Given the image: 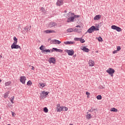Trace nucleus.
<instances>
[{"label": "nucleus", "instance_id": "obj_49", "mask_svg": "<svg viewBox=\"0 0 125 125\" xmlns=\"http://www.w3.org/2000/svg\"><path fill=\"white\" fill-rule=\"evenodd\" d=\"M0 83H1V80L0 79Z\"/></svg>", "mask_w": 125, "mask_h": 125}, {"label": "nucleus", "instance_id": "obj_12", "mask_svg": "<svg viewBox=\"0 0 125 125\" xmlns=\"http://www.w3.org/2000/svg\"><path fill=\"white\" fill-rule=\"evenodd\" d=\"M85 118L86 120H90L92 118V116L91 114L88 113V112L87 113V115L85 116Z\"/></svg>", "mask_w": 125, "mask_h": 125}, {"label": "nucleus", "instance_id": "obj_16", "mask_svg": "<svg viewBox=\"0 0 125 125\" xmlns=\"http://www.w3.org/2000/svg\"><path fill=\"white\" fill-rule=\"evenodd\" d=\"M81 49L83 50V51H85V52H88V51H89V49L86 48L85 46L83 47Z\"/></svg>", "mask_w": 125, "mask_h": 125}, {"label": "nucleus", "instance_id": "obj_37", "mask_svg": "<svg viewBox=\"0 0 125 125\" xmlns=\"http://www.w3.org/2000/svg\"><path fill=\"white\" fill-rule=\"evenodd\" d=\"M23 32H28V28L24 27L23 29Z\"/></svg>", "mask_w": 125, "mask_h": 125}, {"label": "nucleus", "instance_id": "obj_46", "mask_svg": "<svg viewBox=\"0 0 125 125\" xmlns=\"http://www.w3.org/2000/svg\"><path fill=\"white\" fill-rule=\"evenodd\" d=\"M31 70H35V67L34 66H32V68H31Z\"/></svg>", "mask_w": 125, "mask_h": 125}, {"label": "nucleus", "instance_id": "obj_26", "mask_svg": "<svg viewBox=\"0 0 125 125\" xmlns=\"http://www.w3.org/2000/svg\"><path fill=\"white\" fill-rule=\"evenodd\" d=\"M8 94H9V92H7L4 94V98H6L8 96Z\"/></svg>", "mask_w": 125, "mask_h": 125}, {"label": "nucleus", "instance_id": "obj_29", "mask_svg": "<svg viewBox=\"0 0 125 125\" xmlns=\"http://www.w3.org/2000/svg\"><path fill=\"white\" fill-rule=\"evenodd\" d=\"M53 51H56V52H58V49L56 48H53L51 52H53Z\"/></svg>", "mask_w": 125, "mask_h": 125}, {"label": "nucleus", "instance_id": "obj_36", "mask_svg": "<svg viewBox=\"0 0 125 125\" xmlns=\"http://www.w3.org/2000/svg\"><path fill=\"white\" fill-rule=\"evenodd\" d=\"M121 50V46H118L117 47V51H120Z\"/></svg>", "mask_w": 125, "mask_h": 125}, {"label": "nucleus", "instance_id": "obj_41", "mask_svg": "<svg viewBox=\"0 0 125 125\" xmlns=\"http://www.w3.org/2000/svg\"><path fill=\"white\" fill-rule=\"evenodd\" d=\"M58 52L62 53V52H63V50L58 49Z\"/></svg>", "mask_w": 125, "mask_h": 125}, {"label": "nucleus", "instance_id": "obj_11", "mask_svg": "<svg viewBox=\"0 0 125 125\" xmlns=\"http://www.w3.org/2000/svg\"><path fill=\"white\" fill-rule=\"evenodd\" d=\"M57 112H61L62 111V106H61L59 104H57Z\"/></svg>", "mask_w": 125, "mask_h": 125}, {"label": "nucleus", "instance_id": "obj_10", "mask_svg": "<svg viewBox=\"0 0 125 125\" xmlns=\"http://www.w3.org/2000/svg\"><path fill=\"white\" fill-rule=\"evenodd\" d=\"M88 63L90 67H93V66L95 65V62H94V61H92V60H89Z\"/></svg>", "mask_w": 125, "mask_h": 125}, {"label": "nucleus", "instance_id": "obj_5", "mask_svg": "<svg viewBox=\"0 0 125 125\" xmlns=\"http://www.w3.org/2000/svg\"><path fill=\"white\" fill-rule=\"evenodd\" d=\"M111 29L113 30H116L117 32H122V28H121L119 26H117L116 25H112L111 26Z\"/></svg>", "mask_w": 125, "mask_h": 125}, {"label": "nucleus", "instance_id": "obj_20", "mask_svg": "<svg viewBox=\"0 0 125 125\" xmlns=\"http://www.w3.org/2000/svg\"><path fill=\"white\" fill-rule=\"evenodd\" d=\"M64 44H73V43H75V42L70 41V42H64Z\"/></svg>", "mask_w": 125, "mask_h": 125}, {"label": "nucleus", "instance_id": "obj_42", "mask_svg": "<svg viewBox=\"0 0 125 125\" xmlns=\"http://www.w3.org/2000/svg\"><path fill=\"white\" fill-rule=\"evenodd\" d=\"M117 53H118V51L117 50H114V51H113V54H115Z\"/></svg>", "mask_w": 125, "mask_h": 125}, {"label": "nucleus", "instance_id": "obj_13", "mask_svg": "<svg viewBox=\"0 0 125 125\" xmlns=\"http://www.w3.org/2000/svg\"><path fill=\"white\" fill-rule=\"evenodd\" d=\"M56 25H57L56 22H51L49 24V27H50V28H52V27H54V26H56Z\"/></svg>", "mask_w": 125, "mask_h": 125}, {"label": "nucleus", "instance_id": "obj_28", "mask_svg": "<svg viewBox=\"0 0 125 125\" xmlns=\"http://www.w3.org/2000/svg\"><path fill=\"white\" fill-rule=\"evenodd\" d=\"M43 112H44V113H48V109L47 108V107H44Z\"/></svg>", "mask_w": 125, "mask_h": 125}, {"label": "nucleus", "instance_id": "obj_2", "mask_svg": "<svg viewBox=\"0 0 125 125\" xmlns=\"http://www.w3.org/2000/svg\"><path fill=\"white\" fill-rule=\"evenodd\" d=\"M94 31H99V26H92L90 28L88 29L87 33L91 34V33L94 32Z\"/></svg>", "mask_w": 125, "mask_h": 125}, {"label": "nucleus", "instance_id": "obj_17", "mask_svg": "<svg viewBox=\"0 0 125 125\" xmlns=\"http://www.w3.org/2000/svg\"><path fill=\"white\" fill-rule=\"evenodd\" d=\"M66 32L67 33H72V32H74V30L72 28H70L67 29Z\"/></svg>", "mask_w": 125, "mask_h": 125}, {"label": "nucleus", "instance_id": "obj_21", "mask_svg": "<svg viewBox=\"0 0 125 125\" xmlns=\"http://www.w3.org/2000/svg\"><path fill=\"white\" fill-rule=\"evenodd\" d=\"M49 93V92H45V91H43L42 92V95H44V96H46V95H48V94Z\"/></svg>", "mask_w": 125, "mask_h": 125}, {"label": "nucleus", "instance_id": "obj_25", "mask_svg": "<svg viewBox=\"0 0 125 125\" xmlns=\"http://www.w3.org/2000/svg\"><path fill=\"white\" fill-rule=\"evenodd\" d=\"M13 40L14 41L13 43H17L18 40L16 38V37H14Z\"/></svg>", "mask_w": 125, "mask_h": 125}, {"label": "nucleus", "instance_id": "obj_33", "mask_svg": "<svg viewBox=\"0 0 125 125\" xmlns=\"http://www.w3.org/2000/svg\"><path fill=\"white\" fill-rule=\"evenodd\" d=\"M31 84H32V81H29L27 83V85H31Z\"/></svg>", "mask_w": 125, "mask_h": 125}, {"label": "nucleus", "instance_id": "obj_18", "mask_svg": "<svg viewBox=\"0 0 125 125\" xmlns=\"http://www.w3.org/2000/svg\"><path fill=\"white\" fill-rule=\"evenodd\" d=\"M52 42H53L54 43H58V44H60V43L61 42L60 41L57 40H54L52 41Z\"/></svg>", "mask_w": 125, "mask_h": 125}, {"label": "nucleus", "instance_id": "obj_48", "mask_svg": "<svg viewBox=\"0 0 125 125\" xmlns=\"http://www.w3.org/2000/svg\"><path fill=\"white\" fill-rule=\"evenodd\" d=\"M89 112H91V109H90V110H89Z\"/></svg>", "mask_w": 125, "mask_h": 125}, {"label": "nucleus", "instance_id": "obj_31", "mask_svg": "<svg viewBox=\"0 0 125 125\" xmlns=\"http://www.w3.org/2000/svg\"><path fill=\"white\" fill-rule=\"evenodd\" d=\"M68 108L66 106H62V111H68Z\"/></svg>", "mask_w": 125, "mask_h": 125}, {"label": "nucleus", "instance_id": "obj_24", "mask_svg": "<svg viewBox=\"0 0 125 125\" xmlns=\"http://www.w3.org/2000/svg\"><path fill=\"white\" fill-rule=\"evenodd\" d=\"M39 84H40V86H41L42 87V88L43 87H44V86H45V85H46V84L44 83H40Z\"/></svg>", "mask_w": 125, "mask_h": 125}, {"label": "nucleus", "instance_id": "obj_39", "mask_svg": "<svg viewBox=\"0 0 125 125\" xmlns=\"http://www.w3.org/2000/svg\"><path fill=\"white\" fill-rule=\"evenodd\" d=\"M86 94L87 96V98H88V96L90 95V93L88 92H86Z\"/></svg>", "mask_w": 125, "mask_h": 125}, {"label": "nucleus", "instance_id": "obj_7", "mask_svg": "<svg viewBox=\"0 0 125 125\" xmlns=\"http://www.w3.org/2000/svg\"><path fill=\"white\" fill-rule=\"evenodd\" d=\"M64 4V0H57L56 3L57 6H61L62 4Z\"/></svg>", "mask_w": 125, "mask_h": 125}, {"label": "nucleus", "instance_id": "obj_44", "mask_svg": "<svg viewBox=\"0 0 125 125\" xmlns=\"http://www.w3.org/2000/svg\"><path fill=\"white\" fill-rule=\"evenodd\" d=\"M14 99V98L11 99L10 101H11V103H14V102H13Z\"/></svg>", "mask_w": 125, "mask_h": 125}, {"label": "nucleus", "instance_id": "obj_1", "mask_svg": "<svg viewBox=\"0 0 125 125\" xmlns=\"http://www.w3.org/2000/svg\"><path fill=\"white\" fill-rule=\"evenodd\" d=\"M65 16L68 18L67 20V22L68 23L70 22H74V19H76V18H79V17H80V15H75V14L73 13H69L65 15Z\"/></svg>", "mask_w": 125, "mask_h": 125}, {"label": "nucleus", "instance_id": "obj_30", "mask_svg": "<svg viewBox=\"0 0 125 125\" xmlns=\"http://www.w3.org/2000/svg\"><path fill=\"white\" fill-rule=\"evenodd\" d=\"M40 49L42 51V52H43V50H44V46L42 45L40 47Z\"/></svg>", "mask_w": 125, "mask_h": 125}, {"label": "nucleus", "instance_id": "obj_22", "mask_svg": "<svg viewBox=\"0 0 125 125\" xmlns=\"http://www.w3.org/2000/svg\"><path fill=\"white\" fill-rule=\"evenodd\" d=\"M74 32H77V33H81L82 32V29L79 28L74 29Z\"/></svg>", "mask_w": 125, "mask_h": 125}, {"label": "nucleus", "instance_id": "obj_45", "mask_svg": "<svg viewBox=\"0 0 125 125\" xmlns=\"http://www.w3.org/2000/svg\"><path fill=\"white\" fill-rule=\"evenodd\" d=\"M81 25H77L76 26V28H81Z\"/></svg>", "mask_w": 125, "mask_h": 125}, {"label": "nucleus", "instance_id": "obj_35", "mask_svg": "<svg viewBox=\"0 0 125 125\" xmlns=\"http://www.w3.org/2000/svg\"><path fill=\"white\" fill-rule=\"evenodd\" d=\"M43 52H50V50L49 49H45L43 50Z\"/></svg>", "mask_w": 125, "mask_h": 125}, {"label": "nucleus", "instance_id": "obj_34", "mask_svg": "<svg viewBox=\"0 0 125 125\" xmlns=\"http://www.w3.org/2000/svg\"><path fill=\"white\" fill-rule=\"evenodd\" d=\"M80 42H82V43H83L85 41H84V39H82V38H80Z\"/></svg>", "mask_w": 125, "mask_h": 125}, {"label": "nucleus", "instance_id": "obj_6", "mask_svg": "<svg viewBox=\"0 0 125 125\" xmlns=\"http://www.w3.org/2000/svg\"><path fill=\"white\" fill-rule=\"evenodd\" d=\"M65 51L68 54L69 56H73L74 55V53H75V52L73 49L71 50H65Z\"/></svg>", "mask_w": 125, "mask_h": 125}, {"label": "nucleus", "instance_id": "obj_50", "mask_svg": "<svg viewBox=\"0 0 125 125\" xmlns=\"http://www.w3.org/2000/svg\"><path fill=\"white\" fill-rule=\"evenodd\" d=\"M1 119V118H0V120Z\"/></svg>", "mask_w": 125, "mask_h": 125}, {"label": "nucleus", "instance_id": "obj_8", "mask_svg": "<svg viewBox=\"0 0 125 125\" xmlns=\"http://www.w3.org/2000/svg\"><path fill=\"white\" fill-rule=\"evenodd\" d=\"M20 81L21 83L24 84L25 82H26V77L25 76H21L20 79Z\"/></svg>", "mask_w": 125, "mask_h": 125}, {"label": "nucleus", "instance_id": "obj_32", "mask_svg": "<svg viewBox=\"0 0 125 125\" xmlns=\"http://www.w3.org/2000/svg\"><path fill=\"white\" fill-rule=\"evenodd\" d=\"M98 40L99 42H103V40L102 39V38H101V37H99L98 39Z\"/></svg>", "mask_w": 125, "mask_h": 125}, {"label": "nucleus", "instance_id": "obj_3", "mask_svg": "<svg viewBox=\"0 0 125 125\" xmlns=\"http://www.w3.org/2000/svg\"><path fill=\"white\" fill-rule=\"evenodd\" d=\"M106 73L109 74L111 76V77H113L114 73H115V69L109 68L107 70H106Z\"/></svg>", "mask_w": 125, "mask_h": 125}, {"label": "nucleus", "instance_id": "obj_40", "mask_svg": "<svg viewBox=\"0 0 125 125\" xmlns=\"http://www.w3.org/2000/svg\"><path fill=\"white\" fill-rule=\"evenodd\" d=\"M41 11H42V12H45V9H44V8L42 7L41 8Z\"/></svg>", "mask_w": 125, "mask_h": 125}, {"label": "nucleus", "instance_id": "obj_19", "mask_svg": "<svg viewBox=\"0 0 125 125\" xmlns=\"http://www.w3.org/2000/svg\"><path fill=\"white\" fill-rule=\"evenodd\" d=\"M110 112H118V109L115 107H112L110 108Z\"/></svg>", "mask_w": 125, "mask_h": 125}, {"label": "nucleus", "instance_id": "obj_15", "mask_svg": "<svg viewBox=\"0 0 125 125\" xmlns=\"http://www.w3.org/2000/svg\"><path fill=\"white\" fill-rule=\"evenodd\" d=\"M44 33L46 34H50V33H56V32L54 30H47L44 31Z\"/></svg>", "mask_w": 125, "mask_h": 125}, {"label": "nucleus", "instance_id": "obj_4", "mask_svg": "<svg viewBox=\"0 0 125 125\" xmlns=\"http://www.w3.org/2000/svg\"><path fill=\"white\" fill-rule=\"evenodd\" d=\"M12 49H21V47L19 45H17V43H13L11 46Z\"/></svg>", "mask_w": 125, "mask_h": 125}, {"label": "nucleus", "instance_id": "obj_43", "mask_svg": "<svg viewBox=\"0 0 125 125\" xmlns=\"http://www.w3.org/2000/svg\"><path fill=\"white\" fill-rule=\"evenodd\" d=\"M12 115L13 117H15V113L12 111Z\"/></svg>", "mask_w": 125, "mask_h": 125}, {"label": "nucleus", "instance_id": "obj_9", "mask_svg": "<svg viewBox=\"0 0 125 125\" xmlns=\"http://www.w3.org/2000/svg\"><path fill=\"white\" fill-rule=\"evenodd\" d=\"M49 63H52L53 64H55L56 62V60L54 58H50L49 59Z\"/></svg>", "mask_w": 125, "mask_h": 125}, {"label": "nucleus", "instance_id": "obj_51", "mask_svg": "<svg viewBox=\"0 0 125 125\" xmlns=\"http://www.w3.org/2000/svg\"><path fill=\"white\" fill-rule=\"evenodd\" d=\"M65 12H67V11H65Z\"/></svg>", "mask_w": 125, "mask_h": 125}, {"label": "nucleus", "instance_id": "obj_47", "mask_svg": "<svg viewBox=\"0 0 125 125\" xmlns=\"http://www.w3.org/2000/svg\"><path fill=\"white\" fill-rule=\"evenodd\" d=\"M1 58H2V56L0 54V60L1 59Z\"/></svg>", "mask_w": 125, "mask_h": 125}, {"label": "nucleus", "instance_id": "obj_38", "mask_svg": "<svg viewBox=\"0 0 125 125\" xmlns=\"http://www.w3.org/2000/svg\"><path fill=\"white\" fill-rule=\"evenodd\" d=\"M74 41H81V38H74Z\"/></svg>", "mask_w": 125, "mask_h": 125}, {"label": "nucleus", "instance_id": "obj_14", "mask_svg": "<svg viewBox=\"0 0 125 125\" xmlns=\"http://www.w3.org/2000/svg\"><path fill=\"white\" fill-rule=\"evenodd\" d=\"M100 19H101V16L100 15H96L94 18V20H99Z\"/></svg>", "mask_w": 125, "mask_h": 125}, {"label": "nucleus", "instance_id": "obj_23", "mask_svg": "<svg viewBox=\"0 0 125 125\" xmlns=\"http://www.w3.org/2000/svg\"><path fill=\"white\" fill-rule=\"evenodd\" d=\"M11 84V82L10 81H8V82L5 83V86H8L9 85H10Z\"/></svg>", "mask_w": 125, "mask_h": 125}, {"label": "nucleus", "instance_id": "obj_27", "mask_svg": "<svg viewBox=\"0 0 125 125\" xmlns=\"http://www.w3.org/2000/svg\"><path fill=\"white\" fill-rule=\"evenodd\" d=\"M96 98L98 99V100H101V99H102V96L100 95H99L96 97Z\"/></svg>", "mask_w": 125, "mask_h": 125}]
</instances>
